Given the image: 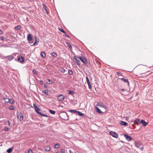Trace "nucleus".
Here are the masks:
<instances>
[{
    "mask_svg": "<svg viewBox=\"0 0 153 153\" xmlns=\"http://www.w3.org/2000/svg\"><path fill=\"white\" fill-rule=\"evenodd\" d=\"M44 86L45 88H46V87H47V85H46V84H44Z\"/></svg>",
    "mask_w": 153,
    "mask_h": 153,
    "instance_id": "nucleus-54",
    "label": "nucleus"
},
{
    "mask_svg": "<svg viewBox=\"0 0 153 153\" xmlns=\"http://www.w3.org/2000/svg\"><path fill=\"white\" fill-rule=\"evenodd\" d=\"M117 75L121 76L122 75V74L119 72H117Z\"/></svg>",
    "mask_w": 153,
    "mask_h": 153,
    "instance_id": "nucleus-42",
    "label": "nucleus"
},
{
    "mask_svg": "<svg viewBox=\"0 0 153 153\" xmlns=\"http://www.w3.org/2000/svg\"><path fill=\"white\" fill-rule=\"evenodd\" d=\"M36 38V39H35V42L34 43H33V45H34L35 44H36V43H37V42H38V41H37V40L36 39V38Z\"/></svg>",
    "mask_w": 153,
    "mask_h": 153,
    "instance_id": "nucleus-40",
    "label": "nucleus"
},
{
    "mask_svg": "<svg viewBox=\"0 0 153 153\" xmlns=\"http://www.w3.org/2000/svg\"><path fill=\"white\" fill-rule=\"evenodd\" d=\"M65 35L66 37H67L68 38H70L69 36L66 33H65Z\"/></svg>",
    "mask_w": 153,
    "mask_h": 153,
    "instance_id": "nucleus-46",
    "label": "nucleus"
},
{
    "mask_svg": "<svg viewBox=\"0 0 153 153\" xmlns=\"http://www.w3.org/2000/svg\"><path fill=\"white\" fill-rule=\"evenodd\" d=\"M69 94L71 95H73L74 94V92L73 91H69Z\"/></svg>",
    "mask_w": 153,
    "mask_h": 153,
    "instance_id": "nucleus-31",
    "label": "nucleus"
},
{
    "mask_svg": "<svg viewBox=\"0 0 153 153\" xmlns=\"http://www.w3.org/2000/svg\"><path fill=\"white\" fill-rule=\"evenodd\" d=\"M120 123L122 126H126L128 125V123L123 121H120Z\"/></svg>",
    "mask_w": 153,
    "mask_h": 153,
    "instance_id": "nucleus-11",
    "label": "nucleus"
},
{
    "mask_svg": "<svg viewBox=\"0 0 153 153\" xmlns=\"http://www.w3.org/2000/svg\"><path fill=\"white\" fill-rule=\"evenodd\" d=\"M140 120L139 119H137L135 120L134 122L137 123V125L141 123Z\"/></svg>",
    "mask_w": 153,
    "mask_h": 153,
    "instance_id": "nucleus-19",
    "label": "nucleus"
},
{
    "mask_svg": "<svg viewBox=\"0 0 153 153\" xmlns=\"http://www.w3.org/2000/svg\"><path fill=\"white\" fill-rule=\"evenodd\" d=\"M68 73L70 75H71L73 74V71L71 70H70L68 71Z\"/></svg>",
    "mask_w": 153,
    "mask_h": 153,
    "instance_id": "nucleus-36",
    "label": "nucleus"
},
{
    "mask_svg": "<svg viewBox=\"0 0 153 153\" xmlns=\"http://www.w3.org/2000/svg\"><path fill=\"white\" fill-rule=\"evenodd\" d=\"M77 111H76L75 110H70L69 111L71 112L74 113H76H76Z\"/></svg>",
    "mask_w": 153,
    "mask_h": 153,
    "instance_id": "nucleus-29",
    "label": "nucleus"
},
{
    "mask_svg": "<svg viewBox=\"0 0 153 153\" xmlns=\"http://www.w3.org/2000/svg\"><path fill=\"white\" fill-rule=\"evenodd\" d=\"M0 39L1 40H3L4 39V38L3 36H1L0 37Z\"/></svg>",
    "mask_w": 153,
    "mask_h": 153,
    "instance_id": "nucleus-44",
    "label": "nucleus"
},
{
    "mask_svg": "<svg viewBox=\"0 0 153 153\" xmlns=\"http://www.w3.org/2000/svg\"><path fill=\"white\" fill-rule=\"evenodd\" d=\"M65 116H66V118H62V119H64V120H67L68 119V117L67 116V113H65L64 114Z\"/></svg>",
    "mask_w": 153,
    "mask_h": 153,
    "instance_id": "nucleus-26",
    "label": "nucleus"
},
{
    "mask_svg": "<svg viewBox=\"0 0 153 153\" xmlns=\"http://www.w3.org/2000/svg\"><path fill=\"white\" fill-rule=\"evenodd\" d=\"M43 93L47 95H48V90H45L43 91Z\"/></svg>",
    "mask_w": 153,
    "mask_h": 153,
    "instance_id": "nucleus-22",
    "label": "nucleus"
},
{
    "mask_svg": "<svg viewBox=\"0 0 153 153\" xmlns=\"http://www.w3.org/2000/svg\"><path fill=\"white\" fill-rule=\"evenodd\" d=\"M124 136L126 140L128 141H131L132 139V138L127 134H124Z\"/></svg>",
    "mask_w": 153,
    "mask_h": 153,
    "instance_id": "nucleus-7",
    "label": "nucleus"
},
{
    "mask_svg": "<svg viewBox=\"0 0 153 153\" xmlns=\"http://www.w3.org/2000/svg\"><path fill=\"white\" fill-rule=\"evenodd\" d=\"M17 57L18 58L17 61L19 62H24L25 59L22 56H18Z\"/></svg>",
    "mask_w": 153,
    "mask_h": 153,
    "instance_id": "nucleus-4",
    "label": "nucleus"
},
{
    "mask_svg": "<svg viewBox=\"0 0 153 153\" xmlns=\"http://www.w3.org/2000/svg\"><path fill=\"white\" fill-rule=\"evenodd\" d=\"M61 151V152H63V153L65 152V151L64 149H62Z\"/></svg>",
    "mask_w": 153,
    "mask_h": 153,
    "instance_id": "nucleus-51",
    "label": "nucleus"
},
{
    "mask_svg": "<svg viewBox=\"0 0 153 153\" xmlns=\"http://www.w3.org/2000/svg\"><path fill=\"white\" fill-rule=\"evenodd\" d=\"M9 109L11 110H14V107L13 105L9 106Z\"/></svg>",
    "mask_w": 153,
    "mask_h": 153,
    "instance_id": "nucleus-33",
    "label": "nucleus"
},
{
    "mask_svg": "<svg viewBox=\"0 0 153 153\" xmlns=\"http://www.w3.org/2000/svg\"><path fill=\"white\" fill-rule=\"evenodd\" d=\"M141 123L143 126H146L147 125V123L144 120H142L140 121Z\"/></svg>",
    "mask_w": 153,
    "mask_h": 153,
    "instance_id": "nucleus-15",
    "label": "nucleus"
},
{
    "mask_svg": "<svg viewBox=\"0 0 153 153\" xmlns=\"http://www.w3.org/2000/svg\"><path fill=\"white\" fill-rule=\"evenodd\" d=\"M27 39L29 41H31L32 39V35L30 34H29L27 37Z\"/></svg>",
    "mask_w": 153,
    "mask_h": 153,
    "instance_id": "nucleus-12",
    "label": "nucleus"
},
{
    "mask_svg": "<svg viewBox=\"0 0 153 153\" xmlns=\"http://www.w3.org/2000/svg\"><path fill=\"white\" fill-rule=\"evenodd\" d=\"M33 105L36 111L38 113V112H39V111L40 110V109L35 104H33Z\"/></svg>",
    "mask_w": 153,
    "mask_h": 153,
    "instance_id": "nucleus-9",
    "label": "nucleus"
},
{
    "mask_svg": "<svg viewBox=\"0 0 153 153\" xmlns=\"http://www.w3.org/2000/svg\"><path fill=\"white\" fill-rule=\"evenodd\" d=\"M96 111L97 112L99 113H102V112L100 110V109L97 107H96Z\"/></svg>",
    "mask_w": 153,
    "mask_h": 153,
    "instance_id": "nucleus-16",
    "label": "nucleus"
},
{
    "mask_svg": "<svg viewBox=\"0 0 153 153\" xmlns=\"http://www.w3.org/2000/svg\"><path fill=\"white\" fill-rule=\"evenodd\" d=\"M59 144H55L54 145V147L55 148H58L59 147Z\"/></svg>",
    "mask_w": 153,
    "mask_h": 153,
    "instance_id": "nucleus-32",
    "label": "nucleus"
},
{
    "mask_svg": "<svg viewBox=\"0 0 153 153\" xmlns=\"http://www.w3.org/2000/svg\"><path fill=\"white\" fill-rule=\"evenodd\" d=\"M56 153H61L56 152Z\"/></svg>",
    "mask_w": 153,
    "mask_h": 153,
    "instance_id": "nucleus-56",
    "label": "nucleus"
},
{
    "mask_svg": "<svg viewBox=\"0 0 153 153\" xmlns=\"http://www.w3.org/2000/svg\"><path fill=\"white\" fill-rule=\"evenodd\" d=\"M118 79H121V80H122L123 81H124L128 83V85H129V82H128V80L127 79H125L124 78H119Z\"/></svg>",
    "mask_w": 153,
    "mask_h": 153,
    "instance_id": "nucleus-13",
    "label": "nucleus"
},
{
    "mask_svg": "<svg viewBox=\"0 0 153 153\" xmlns=\"http://www.w3.org/2000/svg\"><path fill=\"white\" fill-rule=\"evenodd\" d=\"M52 54L54 57H56L57 56L56 53L54 52H53L52 53Z\"/></svg>",
    "mask_w": 153,
    "mask_h": 153,
    "instance_id": "nucleus-34",
    "label": "nucleus"
},
{
    "mask_svg": "<svg viewBox=\"0 0 153 153\" xmlns=\"http://www.w3.org/2000/svg\"><path fill=\"white\" fill-rule=\"evenodd\" d=\"M41 55L43 58H44L46 56V54L45 52H43L41 53Z\"/></svg>",
    "mask_w": 153,
    "mask_h": 153,
    "instance_id": "nucleus-24",
    "label": "nucleus"
},
{
    "mask_svg": "<svg viewBox=\"0 0 153 153\" xmlns=\"http://www.w3.org/2000/svg\"><path fill=\"white\" fill-rule=\"evenodd\" d=\"M10 103L12 104H13L14 103V101L13 100H10Z\"/></svg>",
    "mask_w": 153,
    "mask_h": 153,
    "instance_id": "nucleus-43",
    "label": "nucleus"
},
{
    "mask_svg": "<svg viewBox=\"0 0 153 153\" xmlns=\"http://www.w3.org/2000/svg\"><path fill=\"white\" fill-rule=\"evenodd\" d=\"M65 97L62 94L59 95L57 97V99L59 101H62L64 100Z\"/></svg>",
    "mask_w": 153,
    "mask_h": 153,
    "instance_id": "nucleus-5",
    "label": "nucleus"
},
{
    "mask_svg": "<svg viewBox=\"0 0 153 153\" xmlns=\"http://www.w3.org/2000/svg\"><path fill=\"white\" fill-rule=\"evenodd\" d=\"M45 150L46 151H47V152L49 151L51 149L50 147L48 146H45Z\"/></svg>",
    "mask_w": 153,
    "mask_h": 153,
    "instance_id": "nucleus-20",
    "label": "nucleus"
},
{
    "mask_svg": "<svg viewBox=\"0 0 153 153\" xmlns=\"http://www.w3.org/2000/svg\"><path fill=\"white\" fill-rule=\"evenodd\" d=\"M21 27L20 25H18L15 27L16 29L18 30L21 29Z\"/></svg>",
    "mask_w": 153,
    "mask_h": 153,
    "instance_id": "nucleus-25",
    "label": "nucleus"
},
{
    "mask_svg": "<svg viewBox=\"0 0 153 153\" xmlns=\"http://www.w3.org/2000/svg\"><path fill=\"white\" fill-rule=\"evenodd\" d=\"M13 147H12L7 150V152L8 153H10L13 151Z\"/></svg>",
    "mask_w": 153,
    "mask_h": 153,
    "instance_id": "nucleus-18",
    "label": "nucleus"
},
{
    "mask_svg": "<svg viewBox=\"0 0 153 153\" xmlns=\"http://www.w3.org/2000/svg\"><path fill=\"white\" fill-rule=\"evenodd\" d=\"M45 126V125L44 124H41L40 125V127H43Z\"/></svg>",
    "mask_w": 153,
    "mask_h": 153,
    "instance_id": "nucleus-47",
    "label": "nucleus"
},
{
    "mask_svg": "<svg viewBox=\"0 0 153 153\" xmlns=\"http://www.w3.org/2000/svg\"><path fill=\"white\" fill-rule=\"evenodd\" d=\"M100 103H97V105H100L101 106V105H100Z\"/></svg>",
    "mask_w": 153,
    "mask_h": 153,
    "instance_id": "nucleus-55",
    "label": "nucleus"
},
{
    "mask_svg": "<svg viewBox=\"0 0 153 153\" xmlns=\"http://www.w3.org/2000/svg\"><path fill=\"white\" fill-rule=\"evenodd\" d=\"M48 84H52V82L51 80H50V79H48Z\"/></svg>",
    "mask_w": 153,
    "mask_h": 153,
    "instance_id": "nucleus-37",
    "label": "nucleus"
},
{
    "mask_svg": "<svg viewBox=\"0 0 153 153\" xmlns=\"http://www.w3.org/2000/svg\"><path fill=\"white\" fill-rule=\"evenodd\" d=\"M74 60H77V57L76 56H74Z\"/></svg>",
    "mask_w": 153,
    "mask_h": 153,
    "instance_id": "nucleus-45",
    "label": "nucleus"
},
{
    "mask_svg": "<svg viewBox=\"0 0 153 153\" xmlns=\"http://www.w3.org/2000/svg\"><path fill=\"white\" fill-rule=\"evenodd\" d=\"M17 116L18 119L20 121H21L23 120L24 117L22 114L21 112H17Z\"/></svg>",
    "mask_w": 153,
    "mask_h": 153,
    "instance_id": "nucleus-1",
    "label": "nucleus"
},
{
    "mask_svg": "<svg viewBox=\"0 0 153 153\" xmlns=\"http://www.w3.org/2000/svg\"><path fill=\"white\" fill-rule=\"evenodd\" d=\"M67 45H68V46L70 48V49L71 50H72V47L71 45L70 44V43H67Z\"/></svg>",
    "mask_w": 153,
    "mask_h": 153,
    "instance_id": "nucleus-35",
    "label": "nucleus"
},
{
    "mask_svg": "<svg viewBox=\"0 0 153 153\" xmlns=\"http://www.w3.org/2000/svg\"><path fill=\"white\" fill-rule=\"evenodd\" d=\"M14 54L11 55L10 56H8L6 57L7 58V59L9 61H10L12 60L14 58V56L13 55Z\"/></svg>",
    "mask_w": 153,
    "mask_h": 153,
    "instance_id": "nucleus-10",
    "label": "nucleus"
},
{
    "mask_svg": "<svg viewBox=\"0 0 153 153\" xmlns=\"http://www.w3.org/2000/svg\"><path fill=\"white\" fill-rule=\"evenodd\" d=\"M74 61L76 62L77 64L78 65H80L81 63L79 60H78L77 59L76 60H74Z\"/></svg>",
    "mask_w": 153,
    "mask_h": 153,
    "instance_id": "nucleus-28",
    "label": "nucleus"
},
{
    "mask_svg": "<svg viewBox=\"0 0 153 153\" xmlns=\"http://www.w3.org/2000/svg\"><path fill=\"white\" fill-rule=\"evenodd\" d=\"M3 33V31L1 29H0V34H1Z\"/></svg>",
    "mask_w": 153,
    "mask_h": 153,
    "instance_id": "nucleus-48",
    "label": "nucleus"
},
{
    "mask_svg": "<svg viewBox=\"0 0 153 153\" xmlns=\"http://www.w3.org/2000/svg\"><path fill=\"white\" fill-rule=\"evenodd\" d=\"M38 114H40L42 116L48 117L47 115L44 114L43 113H42L41 112H38Z\"/></svg>",
    "mask_w": 153,
    "mask_h": 153,
    "instance_id": "nucleus-23",
    "label": "nucleus"
},
{
    "mask_svg": "<svg viewBox=\"0 0 153 153\" xmlns=\"http://www.w3.org/2000/svg\"><path fill=\"white\" fill-rule=\"evenodd\" d=\"M86 80L87 82V83L88 86L89 88L90 89H91L92 88L91 84L90 83V81L89 80L87 76H86Z\"/></svg>",
    "mask_w": 153,
    "mask_h": 153,
    "instance_id": "nucleus-8",
    "label": "nucleus"
},
{
    "mask_svg": "<svg viewBox=\"0 0 153 153\" xmlns=\"http://www.w3.org/2000/svg\"><path fill=\"white\" fill-rule=\"evenodd\" d=\"M43 8L45 10V13L46 12L48 14V11L47 9L46 5L45 4H43Z\"/></svg>",
    "mask_w": 153,
    "mask_h": 153,
    "instance_id": "nucleus-14",
    "label": "nucleus"
},
{
    "mask_svg": "<svg viewBox=\"0 0 153 153\" xmlns=\"http://www.w3.org/2000/svg\"><path fill=\"white\" fill-rule=\"evenodd\" d=\"M40 84H41L42 85L43 84V82L42 80H40Z\"/></svg>",
    "mask_w": 153,
    "mask_h": 153,
    "instance_id": "nucleus-50",
    "label": "nucleus"
},
{
    "mask_svg": "<svg viewBox=\"0 0 153 153\" xmlns=\"http://www.w3.org/2000/svg\"><path fill=\"white\" fill-rule=\"evenodd\" d=\"M28 153H33L31 149H29L28 150Z\"/></svg>",
    "mask_w": 153,
    "mask_h": 153,
    "instance_id": "nucleus-39",
    "label": "nucleus"
},
{
    "mask_svg": "<svg viewBox=\"0 0 153 153\" xmlns=\"http://www.w3.org/2000/svg\"><path fill=\"white\" fill-rule=\"evenodd\" d=\"M8 125L9 126H10V122L9 121H8Z\"/></svg>",
    "mask_w": 153,
    "mask_h": 153,
    "instance_id": "nucleus-49",
    "label": "nucleus"
},
{
    "mask_svg": "<svg viewBox=\"0 0 153 153\" xmlns=\"http://www.w3.org/2000/svg\"><path fill=\"white\" fill-rule=\"evenodd\" d=\"M59 30L60 31L62 32L63 33H66V32L62 28H59Z\"/></svg>",
    "mask_w": 153,
    "mask_h": 153,
    "instance_id": "nucleus-30",
    "label": "nucleus"
},
{
    "mask_svg": "<svg viewBox=\"0 0 153 153\" xmlns=\"http://www.w3.org/2000/svg\"><path fill=\"white\" fill-rule=\"evenodd\" d=\"M120 90L122 91V92H123L125 90L124 89H122Z\"/></svg>",
    "mask_w": 153,
    "mask_h": 153,
    "instance_id": "nucleus-52",
    "label": "nucleus"
},
{
    "mask_svg": "<svg viewBox=\"0 0 153 153\" xmlns=\"http://www.w3.org/2000/svg\"><path fill=\"white\" fill-rule=\"evenodd\" d=\"M33 73L34 74H37V71L35 69H33Z\"/></svg>",
    "mask_w": 153,
    "mask_h": 153,
    "instance_id": "nucleus-38",
    "label": "nucleus"
},
{
    "mask_svg": "<svg viewBox=\"0 0 153 153\" xmlns=\"http://www.w3.org/2000/svg\"><path fill=\"white\" fill-rule=\"evenodd\" d=\"M49 112L51 114H55L56 113V112L55 111L51 110H50Z\"/></svg>",
    "mask_w": 153,
    "mask_h": 153,
    "instance_id": "nucleus-27",
    "label": "nucleus"
},
{
    "mask_svg": "<svg viewBox=\"0 0 153 153\" xmlns=\"http://www.w3.org/2000/svg\"><path fill=\"white\" fill-rule=\"evenodd\" d=\"M136 146L139 149H140L141 150L143 149V146L141 145V143H136L135 144Z\"/></svg>",
    "mask_w": 153,
    "mask_h": 153,
    "instance_id": "nucleus-6",
    "label": "nucleus"
},
{
    "mask_svg": "<svg viewBox=\"0 0 153 153\" xmlns=\"http://www.w3.org/2000/svg\"><path fill=\"white\" fill-rule=\"evenodd\" d=\"M109 133L112 136L116 138H117L118 136V134L114 131H111Z\"/></svg>",
    "mask_w": 153,
    "mask_h": 153,
    "instance_id": "nucleus-3",
    "label": "nucleus"
},
{
    "mask_svg": "<svg viewBox=\"0 0 153 153\" xmlns=\"http://www.w3.org/2000/svg\"><path fill=\"white\" fill-rule=\"evenodd\" d=\"M65 71V70L64 69H62V72H64Z\"/></svg>",
    "mask_w": 153,
    "mask_h": 153,
    "instance_id": "nucleus-53",
    "label": "nucleus"
},
{
    "mask_svg": "<svg viewBox=\"0 0 153 153\" xmlns=\"http://www.w3.org/2000/svg\"><path fill=\"white\" fill-rule=\"evenodd\" d=\"M76 114H78L79 115L82 117H83V116H84V115L83 113L79 111H77Z\"/></svg>",
    "mask_w": 153,
    "mask_h": 153,
    "instance_id": "nucleus-17",
    "label": "nucleus"
},
{
    "mask_svg": "<svg viewBox=\"0 0 153 153\" xmlns=\"http://www.w3.org/2000/svg\"><path fill=\"white\" fill-rule=\"evenodd\" d=\"M9 129V128H8L7 127H6L4 128V130L5 131H7Z\"/></svg>",
    "mask_w": 153,
    "mask_h": 153,
    "instance_id": "nucleus-41",
    "label": "nucleus"
},
{
    "mask_svg": "<svg viewBox=\"0 0 153 153\" xmlns=\"http://www.w3.org/2000/svg\"><path fill=\"white\" fill-rule=\"evenodd\" d=\"M4 100L6 103L9 102L10 101L9 99L7 98H4Z\"/></svg>",
    "mask_w": 153,
    "mask_h": 153,
    "instance_id": "nucleus-21",
    "label": "nucleus"
},
{
    "mask_svg": "<svg viewBox=\"0 0 153 153\" xmlns=\"http://www.w3.org/2000/svg\"><path fill=\"white\" fill-rule=\"evenodd\" d=\"M78 57L84 64H86L87 63V61L86 59L83 56H78Z\"/></svg>",
    "mask_w": 153,
    "mask_h": 153,
    "instance_id": "nucleus-2",
    "label": "nucleus"
}]
</instances>
